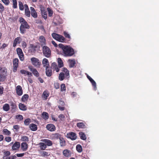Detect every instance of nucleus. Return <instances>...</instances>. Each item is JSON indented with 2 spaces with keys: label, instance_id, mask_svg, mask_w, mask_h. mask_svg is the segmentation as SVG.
<instances>
[{
  "label": "nucleus",
  "instance_id": "39",
  "mask_svg": "<svg viewBox=\"0 0 159 159\" xmlns=\"http://www.w3.org/2000/svg\"><path fill=\"white\" fill-rule=\"evenodd\" d=\"M52 36L54 39L57 41L60 34L53 33L52 34Z\"/></svg>",
  "mask_w": 159,
  "mask_h": 159
},
{
  "label": "nucleus",
  "instance_id": "31",
  "mask_svg": "<svg viewBox=\"0 0 159 159\" xmlns=\"http://www.w3.org/2000/svg\"><path fill=\"white\" fill-rule=\"evenodd\" d=\"M4 111H7L10 110V106L9 104L7 103L4 104L2 107Z\"/></svg>",
  "mask_w": 159,
  "mask_h": 159
},
{
  "label": "nucleus",
  "instance_id": "22",
  "mask_svg": "<svg viewBox=\"0 0 159 159\" xmlns=\"http://www.w3.org/2000/svg\"><path fill=\"white\" fill-rule=\"evenodd\" d=\"M30 48L33 50L34 52H35L36 51V48H38L39 49L40 48V47L39 45H34L33 44H30Z\"/></svg>",
  "mask_w": 159,
  "mask_h": 159
},
{
  "label": "nucleus",
  "instance_id": "5",
  "mask_svg": "<svg viewBox=\"0 0 159 159\" xmlns=\"http://www.w3.org/2000/svg\"><path fill=\"white\" fill-rule=\"evenodd\" d=\"M16 52L20 60L21 61H24V55L22 49L20 48H18L16 49Z\"/></svg>",
  "mask_w": 159,
  "mask_h": 159
},
{
  "label": "nucleus",
  "instance_id": "16",
  "mask_svg": "<svg viewBox=\"0 0 159 159\" xmlns=\"http://www.w3.org/2000/svg\"><path fill=\"white\" fill-rule=\"evenodd\" d=\"M20 72L21 74L24 75L25 76L26 75L30 76H32V74L31 73L25 70H20Z\"/></svg>",
  "mask_w": 159,
  "mask_h": 159
},
{
  "label": "nucleus",
  "instance_id": "52",
  "mask_svg": "<svg viewBox=\"0 0 159 159\" xmlns=\"http://www.w3.org/2000/svg\"><path fill=\"white\" fill-rule=\"evenodd\" d=\"M13 1V7L14 8H16L17 7V2L16 0H12Z\"/></svg>",
  "mask_w": 159,
  "mask_h": 159
},
{
  "label": "nucleus",
  "instance_id": "36",
  "mask_svg": "<svg viewBox=\"0 0 159 159\" xmlns=\"http://www.w3.org/2000/svg\"><path fill=\"white\" fill-rule=\"evenodd\" d=\"M29 97V96L28 94H25L22 97L21 100L23 102H25L28 99Z\"/></svg>",
  "mask_w": 159,
  "mask_h": 159
},
{
  "label": "nucleus",
  "instance_id": "44",
  "mask_svg": "<svg viewBox=\"0 0 159 159\" xmlns=\"http://www.w3.org/2000/svg\"><path fill=\"white\" fill-rule=\"evenodd\" d=\"M65 39L64 37L62 35H60V36H59L58 41L60 42H63L65 41Z\"/></svg>",
  "mask_w": 159,
  "mask_h": 159
},
{
  "label": "nucleus",
  "instance_id": "7",
  "mask_svg": "<svg viewBox=\"0 0 159 159\" xmlns=\"http://www.w3.org/2000/svg\"><path fill=\"white\" fill-rule=\"evenodd\" d=\"M19 60L17 58H15L13 60V71L16 72L18 66Z\"/></svg>",
  "mask_w": 159,
  "mask_h": 159
},
{
  "label": "nucleus",
  "instance_id": "19",
  "mask_svg": "<svg viewBox=\"0 0 159 159\" xmlns=\"http://www.w3.org/2000/svg\"><path fill=\"white\" fill-rule=\"evenodd\" d=\"M59 139L60 145L61 147H64L66 145V142L63 138L61 136Z\"/></svg>",
  "mask_w": 159,
  "mask_h": 159
},
{
  "label": "nucleus",
  "instance_id": "30",
  "mask_svg": "<svg viewBox=\"0 0 159 159\" xmlns=\"http://www.w3.org/2000/svg\"><path fill=\"white\" fill-rule=\"evenodd\" d=\"M49 96V93L47 90L44 91L43 93L42 97L46 100Z\"/></svg>",
  "mask_w": 159,
  "mask_h": 159
},
{
  "label": "nucleus",
  "instance_id": "1",
  "mask_svg": "<svg viewBox=\"0 0 159 159\" xmlns=\"http://www.w3.org/2000/svg\"><path fill=\"white\" fill-rule=\"evenodd\" d=\"M58 47L62 50V54L65 57H70L75 54L74 49L68 46H64L62 43L58 45Z\"/></svg>",
  "mask_w": 159,
  "mask_h": 159
},
{
  "label": "nucleus",
  "instance_id": "38",
  "mask_svg": "<svg viewBox=\"0 0 159 159\" xmlns=\"http://www.w3.org/2000/svg\"><path fill=\"white\" fill-rule=\"evenodd\" d=\"M77 126L79 128H84L85 127V125L83 122L78 123L76 124Z\"/></svg>",
  "mask_w": 159,
  "mask_h": 159
},
{
  "label": "nucleus",
  "instance_id": "45",
  "mask_svg": "<svg viewBox=\"0 0 159 159\" xmlns=\"http://www.w3.org/2000/svg\"><path fill=\"white\" fill-rule=\"evenodd\" d=\"M30 122L31 120L29 118L26 119L24 121V124L26 125H28Z\"/></svg>",
  "mask_w": 159,
  "mask_h": 159
},
{
  "label": "nucleus",
  "instance_id": "37",
  "mask_svg": "<svg viewBox=\"0 0 159 159\" xmlns=\"http://www.w3.org/2000/svg\"><path fill=\"white\" fill-rule=\"evenodd\" d=\"M2 132L3 134L5 135H10L11 134V132L7 129H4Z\"/></svg>",
  "mask_w": 159,
  "mask_h": 159
},
{
  "label": "nucleus",
  "instance_id": "25",
  "mask_svg": "<svg viewBox=\"0 0 159 159\" xmlns=\"http://www.w3.org/2000/svg\"><path fill=\"white\" fill-rule=\"evenodd\" d=\"M29 127L31 130L33 131H36L37 129L36 125L33 123L30 124L29 125Z\"/></svg>",
  "mask_w": 159,
  "mask_h": 159
},
{
  "label": "nucleus",
  "instance_id": "56",
  "mask_svg": "<svg viewBox=\"0 0 159 159\" xmlns=\"http://www.w3.org/2000/svg\"><path fill=\"white\" fill-rule=\"evenodd\" d=\"M4 11V7L1 3H0V12L2 13Z\"/></svg>",
  "mask_w": 159,
  "mask_h": 159
},
{
  "label": "nucleus",
  "instance_id": "10",
  "mask_svg": "<svg viewBox=\"0 0 159 159\" xmlns=\"http://www.w3.org/2000/svg\"><path fill=\"white\" fill-rule=\"evenodd\" d=\"M61 135L58 133H55L52 134L51 135V138L52 140H57L59 139Z\"/></svg>",
  "mask_w": 159,
  "mask_h": 159
},
{
  "label": "nucleus",
  "instance_id": "41",
  "mask_svg": "<svg viewBox=\"0 0 159 159\" xmlns=\"http://www.w3.org/2000/svg\"><path fill=\"white\" fill-rule=\"evenodd\" d=\"M42 15L43 17L45 19H46L47 18V11L44 10H42L41 11Z\"/></svg>",
  "mask_w": 159,
  "mask_h": 159
},
{
  "label": "nucleus",
  "instance_id": "60",
  "mask_svg": "<svg viewBox=\"0 0 159 159\" xmlns=\"http://www.w3.org/2000/svg\"><path fill=\"white\" fill-rule=\"evenodd\" d=\"M54 88L56 89H58L59 88V84L58 83H55L54 84Z\"/></svg>",
  "mask_w": 159,
  "mask_h": 159
},
{
  "label": "nucleus",
  "instance_id": "14",
  "mask_svg": "<svg viewBox=\"0 0 159 159\" xmlns=\"http://www.w3.org/2000/svg\"><path fill=\"white\" fill-rule=\"evenodd\" d=\"M30 9L31 10V16L35 18H37L38 15L34 8L32 7H30Z\"/></svg>",
  "mask_w": 159,
  "mask_h": 159
},
{
  "label": "nucleus",
  "instance_id": "53",
  "mask_svg": "<svg viewBox=\"0 0 159 159\" xmlns=\"http://www.w3.org/2000/svg\"><path fill=\"white\" fill-rule=\"evenodd\" d=\"M5 70H7V69L5 67H0V74L4 73L5 72Z\"/></svg>",
  "mask_w": 159,
  "mask_h": 159
},
{
  "label": "nucleus",
  "instance_id": "64",
  "mask_svg": "<svg viewBox=\"0 0 159 159\" xmlns=\"http://www.w3.org/2000/svg\"><path fill=\"white\" fill-rule=\"evenodd\" d=\"M57 66V64L55 62H53L52 64V67L53 68H56Z\"/></svg>",
  "mask_w": 159,
  "mask_h": 159
},
{
  "label": "nucleus",
  "instance_id": "58",
  "mask_svg": "<svg viewBox=\"0 0 159 159\" xmlns=\"http://www.w3.org/2000/svg\"><path fill=\"white\" fill-rule=\"evenodd\" d=\"M11 138L10 137H6L5 138V141L7 142H9L11 141Z\"/></svg>",
  "mask_w": 159,
  "mask_h": 159
},
{
  "label": "nucleus",
  "instance_id": "28",
  "mask_svg": "<svg viewBox=\"0 0 159 159\" xmlns=\"http://www.w3.org/2000/svg\"><path fill=\"white\" fill-rule=\"evenodd\" d=\"M42 117L44 120H47L49 118L48 114L46 112H43L42 114Z\"/></svg>",
  "mask_w": 159,
  "mask_h": 159
},
{
  "label": "nucleus",
  "instance_id": "11",
  "mask_svg": "<svg viewBox=\"0 0 159 159\" xmlns=\"http://www.w3.org/2000/svg\"><path fill=\"white\" fill-rule=\"evenodd\" d=\"M46 128L48 130L50 131H54L56 129L55 126L51 124H48L46 125Z\"/></svg>",
  "mask_w": 159,
  "mask_h": 159
},
{
  "label": "nucleus",
  "instance_id": "40",
  "mask_svg": "<svg viewBox=\"0 0 159 159\" xmlns=\"http://www.w3.org/2000/svg\"><path fill=\"white\" fill-rule=\"evenodd\" d=\"M65 75L63 72H61L59 75V79L61 81L63 80L65 78Z\"/></svg>",
  "mask_w": 159,
  "mask_h": 159
},
{
  "label": "nucleus",
  "instance_id": "15",
  "mask_svg": "<svg viewBox=\"0 0 159 159\" xmlns=\"http://www.w3.org/2000/svg\"><path fill=\"white\" fill-rule=\"evenodd\" d=\"M63 155L66 157H69L71 156V153L70 151L68 149H65L62 152Z\"/></svg>",
  "mask_w": 159,
  "mask_h": 159
},
{
  "label": "nucleus",
  "instance_id": "34",
  "mask_svg": "<svg viewBox=\"0 0 159 159\" xmlns=\"http://www.w3.org/2000/svg\"><path fill=\"white\" fill-rule=\"evenodd\" d=\"M69 66L70 68H72L74 67L75 64V60H69Z\"/></svg>",
  "mask_w": 159,
  "mask_h": 159
},
{
  "label": "nucleus",
  "instance_id": "21",
  "mask_svg": "<svg viewBox=\"0 0 159 159\" xmlns=\"http://www.w3.org/2000/svg\"><path fill=\"white\" fill-rule=\"evenodd\" d=\"M21 148L23 151H26L28 148L27 144L25 142L22 143L21 144Z\"/></svg>",
  "mask_w": 159,
  "mask_h": 159
},
{
  "label": "nucleus",
  "instance_id": "26",
  "mask_svg": "<svg viewBox=\"0 0 159 159\" xmlns=\"http://www.w3.org/2000/svg\"><path fill=\"white\" fill-rule=\"evenodd\" d=\"M79 134L80 138L84 140H85L86 139V137L84 133L83 132H80L79 133Z\"/></svg>",
  "mask_w": 159,
  "mask_h": 159
},
{
  "label": "nucleus",
  "instance_id": "61",
  "mask_svg": "<svg viewBox=\"0 0 159 159\" xmlns=\"http://www.w3.org/2000/svg\"><path fill=\"white\" fill-rule=\"evenodd\" d=\"M11 108L12 109H16L17 108V106L16 104L13 103H12L11 104Z\"/></svg>",
  "mask_w": 159,
  "mask_h": 159
},
{
  "label": "nucleus",
  "instance_id": "12",
  "mask_svg": "<svg viewBox=\"0 0 159 159\" xmlns=\"http://www.w3.org/2000/svg\"><path fill=\"white\" fill-rule=\"evenodd\" d=\"M21 40V39L20 37L16 38L13 41V47H15L17 44L20 43Z\"/></svg>",
  "mask_w": 159,
  "mask_h": 159
},
{
  "label": "nucleus",
  "instance_id": "29",
  "mask_svg": "<svg viewBox=\"0 0 159 159\" xmlns=\"http://www.w3.org/2000/svg\"><path fill=\"white\" fill-rule=\"evenodd\" d=\"M19 109L22 111H26L27 110V107L24 104L20 103L19 104Z\"/></svg>",
  "mask_w": 159,
  "mask_h": 159
},
{
  "label": "nucleus",
  "instance_id": "2",
  "mask_svg": "<svg viewBox=\"0 0 159 159\" xmlns=\"http://www.w3.org/2000/svg\"><path fill=\"white\" fill-rule=\"evenodd\" d=\"M19 21L21 24L20 27V32L22 34H24L26 32V29H29L30 26L23 18L20 17Z\"/></svg>",
  "mask_w": 159,
  "mask_h": 159
},
{
  "label": "nucleus",
  "instance_id": "8",
  "mask_svg": "<svg viewBox=\"0 0 159 159\" xmlns=\"http://www.w3.org/2000/svg\"><path fill=\"white\" fill-rule=\"evenodd\" d=\"M28 68L35 76L38 77L39 76V73L38 71L36 69L33 68L32 66H29Z\"/></svg>",
  "mask_w": 159,
  "mask_h": 159
},
{
  "label": "nucleus",
  "instance_id": "48",
  "mask_svg": "<svg viewBox=\"0 0 159 159\" xmlns=\"http://www.w3.org/2000/svg\"><path fill=\"white\" fill-rule=\"evenodd\" d=\"M21 139L22 141L24 142H26L29 141L28 138L25 136H22L21 137Z\"/></svg>",
  "mask_w": 159,
  "mask_h": 159
},
{
  "label": "nucleus",
  "instance_id": "9",
  "mask_svg": "<svg viewBox=\"0 0 159 159\" xmlns=\"http://www.w3.org/2000/svg\"><path fill=\"white\" fill-rule=\"evenodd\" d=\"M20 146V142H16L12 146L11 149L12 151L18 150Z\"/></svg>",
  "mask_w": 159,
  "mask_h": 159
},
{
  "label": "nucleus",
  "instance_id": "59",
  "mask_svg": "<svg viewBox=\"0 0 159 159\" xmlns=\"http://www.w3.org/2000/svg\"><path fill=\"white\" fill-rule=\"evenodd\" d=\"M2 2L6 5H7L9 3V0H1Z\"/></svg>",
  "mask_w": 159,
  "mask_h": 159
},
{
  "label": "nucleus",
  "instance_id": "42",
  "mask_svg": "<svg viewBox=\"0 0 159 159\" xmlns=\"http://www.w3.org/2000/svg\"><path fill=\"white\" fill-rule=\"evenodd\" d=\"M76 149L77 151L79 152H81L82 151V146L80 144H78L76 145Z\"/></svg>",
  "mask_w": 159,
  "mask_h": 159
},
{
  "label": "nucleus",
  "instance_id": "47",
  "mask_svg": "<svg viewBox=\"0 0 159 159\" xmlns=\"http://www.w3.org/2000/svg\"><path fill=\"white\" fill-rule=\"evenodd\" d=\"M66 90V87L65 84H61V91H65Z\"/></svg>",
  "mask_w": 159,
  "mask_h": 159
},
{
  "label": "nucleus",
  "instance_id": "17",
  "mask_svg": "<svg viewBox=\"0 0 159 159\" xmlns=\"http://www.w3.org/2000/svg\"><path fill=\"white\" fill-rule=\"evenodd\" d=\"M46 74L48 77H50L52 75V70L51 68L48 67L46 68Z\"/></svg>",
  "mask_w": 159,
  "mask_h": 159
},
{
  "label": "nucleus",
  "instance_id": "49",
  "mask_svg": "<svg viewBox=\"0 0 159 159\" xmlns=\"http://www.w3.org/2000/svg\"><path fill=\"white\" fill-rule=\"evenodd\" d=\"M16 118L19 120L20 121L22 120L23 119V116L21 115H18L16 116Z\"/></svg>",
  "mask_w": 159,
  "mask_h": 159
},
{
  "label": "nucleus",
  "instance_id": "63",
  "mask_svg": "<svg viewBox=\"0 0 159 159\" xmlns=\"http://www.w3.org/2000/svg\"><path fill=\"white\" fill-rule=\"evenodd\" d=\"M77 94L76 92H73L71 93V95L72 96V97L74 98L76 96Z\"/></svg>",
  "mask_w": 159,
  "mask_h": 159
},
{
  "label": "nucleus",
  "instance_id": "54",
  "mask_svg": "<svg viewBox=\"0 0 159 159\" xmlns=\"http://www.w3.org/2000/svg\"><path fill=\"white\" fill-rule=\"evenodd\" d=\"M64 35L66 38H67L69 39H70L71 38L70 36V34L68 33L67 32L64 31Z\"/></svg>",
  "mask_w": 159,
  "mask_h": 159
},
{
  "label": "nucleus",
  "instance_id": "35",
  "mask_svg": "<svg viewBox=\"0 0 159 159\" xmlns=\"http://www.w3.org/2000/svg\"><path fill=\"white\" fill-rule=\"evenodd\" d=\"M6 78V75L4 73L0 74V82L4 81Z\"/></svg>",
  "mask_w": 159,
  "mask_h": 159
},
{
  "label": "nucleus",
  "instance_id": "46",
  "mask_svg": "<svg viewBox=\"0 0 159 159\" xmlns=\"http://www.w3.org/2000/svg\"><path fill=\"white\" fill-rule=\"evenodd\" d=\"M92 84L94 90H96L97 89L96 84L95 82L93 80L90 82Z\"/></svg>",
  "mask_w": 159,
  "mask_h": 159
},
{
  "label": "nucleus",
  "instance_id": "23",
  "mask_svg": "<svg viewBox=\"0 0 159 159\" xmlns=\"http://www.w3.org/2000/svg\"><path fill=\"white\" fill-rule=\"evenodd\" d=\"M42 63L44 67H48L49 65V63L48 60L46 58H44L42 61Z\"/></svg>",
  "mask_w": 159,
  "mask_h": 159
},
{
  "label": "nucleus",
  "instance_id": "13",
  "mask_svg": "<svg viewBox=\"0 0 159 159\" xmlns=\"http://www.w3.org/2000/svg\"><path fill=\"white\" fill-rule=\"evenodd\" d=\"M16 93L19 96H21L23 94V90L21 87L20 85H18L16 88Z\"/></svg>",
  "mask_w": 159,
  "mask_h": 159
},
{
  "label": "nucleus",
  "instance_id": "24",
  "mask_svg": "<svg viewBox=\"0 0 159 159\" xmlns=\"http://www.w3.org/2000/svg\"><path fill=\"white\" fill-rule=\"evenodd\" d=\"M4 156L3 157V159L8 158L11 154V152L9 151H5L3 152Z\"/></svg>",
  "mask_w": 159,
  "mask_h": 159
},
{
  "label": "nucleus",
  "instance_id": "6",
  "mask_svg": "<svg viewBox=\"0 0 159 159\" xmlns=\"http://www.w3.org/2000/svg\"><path fill=\"white\" fill-rule=\"evenodd\" d=\"M67 137L72 140H75L77 138L76 134L73 132L69 133L67 134Z\"/></svg>",
  "mask_w": 159,
  "mask_h": 159
},
{
  "label": "nucleus",
  "instance_id": "50",
  "mask_svg": "<svg viewBox=\"0 0 159 159\" xmlns=\"http://www.w3.org/2000/svg\"><path fill=\"white\" fill-rule=\"evenodd\" d=\"M25 15L28 17H30V12L29 9L25 10Z\"/></svg>",
  "mask_w": 159,
  "mask_h": 159
},
{
  "label": "nucleus",
  "instance_id": "32",
  "mask_svg": "<svg viewBox=\"0 0 159 159\" xmlns=\"http://www.w3.org/2000/svg\"><path fill=\"white\" fill-rule=\"evenodd\" d=\"M39 145L40 149L42 150H44L47 148L46 145L43 143H40Z\"/></svg>",
  "mask_w": 159,
  "mask_h": 159
},
{
  "label": "nucleus",
  "instance_id": "43",
  "mask_svg": "<svg viewBox=\"0 0 159 159\" xmlns=\"http://www.w3.org/2000/svg\"><path fill=\"white\" fill-rule=\"evenodd\" d=\"M41 155L43 157L48 156L49 155L48 153L46 151H43L40 152Z\"/></svg>",
  "mask_w": 159,
  "mask_h": 159
},
{
  "label": "nucleus",
  "instance_id": "55",
  "mask_svg": "<svg viewBox=\"0 0 159 159\" xmlns=\"http://www.w3.org/2000/svg\"><path fill=\"white\" fill-rule=\"evenodd\" d=\"M48 16H51L53 14V11L49 8H48Z\"/></svg>",
  "mask_w": 159,
  "mask_h": 159
},
{
  "label": "nucleus",
  "instance_id": "33",
  "mask_svg": "<svg viewBox=\"0 0 159 159\" xmlns=\"http://www.w3.org/2000/svg\"><path fill=\"white\" fill-rule=\"evenodd\" d=\"M58 67L59 68H61L64 66L62 61L60 58H58L57 59Z\"/></svg>",
  "mask_w": 159,
  "mask_h": 159
},
{
  "label": "nucleus",
  "instance_id": "57",
  "mask_svg": "<svg viewBox=\"0 0 159 159\" xmlns=\"http://www.w3.org/2000/svg\"><path fill=\"white\" fill-rule=\"evenodd\" d=\"M17 158L16 154L13 155H11L8 158L6 159H16Z\"/></svg>",
  "mask_w": 159,
  "mask_h": 159
},
{
  "label": "nucleus",
  "instance_id": "51",
  "mask_svg": "<svg viewBox=\"0 0 159 159\" xmlns=\"http://www.w3.org/2000/svg\"><path fill=\"white\" fill-rule=\"evenodd\" d=\"M19 9L20 10H24V6L22 3L21 2H19Z\"/></svg>",
  "mask_w": 159,
  "mask_h": 159
},
{
  "label": "nucleus",
  "instance_id": "62",
  "mask_svg": "<svg viewBox=\"0 0 159 159\" xmlns=\"http://www.w3.org/2000/svg\"><path fill=\"white\" fill-rule=\"evenodd\" d=\"M16 156L18 157H22L24 155V153H20V154H16Z\"/></svg>",
  "mask_w": 159,
  "mask_h": 159
},
{
  "label": "nucleus",
  "instance_id": "20",
  "mask_svg": "<svg viewBox=\"0 0 159 159\" xmlns=\"http://www.w3.org/2000/svg\"><path fill=\"white\" fill-rule=\"evenodd\" d=\"M62 71L64 73V74L65 76L67 78H69L70 76L69 71L67 68L64 67L62 68Z\"/></svg>",
  "mask_w": 159,
  "mask_h": 159
},
{
  "label": "nucleus",
  "instance_id": "4",
  "mask_svg": "<svg viewBox=\"0 0 159 159\" xmlns=\"http://www.w3.org/2000/svg\"><path fill=\"white\" fill-rule=\"evenodd\" d=\"M31 63L34 66H39L41 65V62L39 60L35 57L31 58Z\"/></svg>",
  "mask_w": 159,
  "mask_h": 159
},
{
  "label": "nucleus",
  "instance_id": "27",
  "mask_svg": "<svg viewBox=\"0 0 159 159\" xmlns=\"http://www.w3.org/2000/svg\"><path fill=\"white\" fill-rule=\"evenodd\" d=\"M43 141L45 142L46 146H51L52 145V143L50 140L45 139H43Z\"/></svg>",
  "mask_w": 159,
  "mask_h": 159
},
{
  "label": "nucleus",
  "instance_id": "18",
  "mask_svg": "<svg viewBox=\"0 0 159 159\" xmlns=\"http://www.w3.org/2000/svg\"><path fill=\"white\" fill-rule=\"evenodd\" d=\"M39 41L41 43V46L42 47H43L44 45L45 44L46 40L43 36H40L39 38Z\"/></svg>",
  "mask_w": 159,
  "mask_h": 159
},
{
  "label": "nucleus",
  "instance_id": "3",
  "mask_svg": "<svg viewBox=\"0 0 159 159\" xmlns=\"http://www.w3.org/2000/svg\"><path fill=\"white\" fill-rule=\"evenodd\" d=\"M42 51L43 55L47 57H49L51 56V50L48 47L43 46Z\"/></svg>",
  "mask_w": 159,
  "mask_h": 159
}]
</instances>
